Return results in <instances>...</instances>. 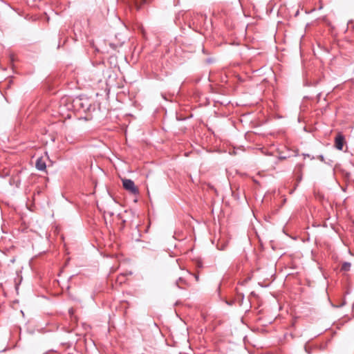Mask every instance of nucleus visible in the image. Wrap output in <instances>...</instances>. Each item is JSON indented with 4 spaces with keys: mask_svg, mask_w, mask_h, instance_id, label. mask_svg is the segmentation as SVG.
I'll return each instance as SVG.
<instances>
[{
    "mask_svg": "<svg viewBox=\"0 0 354 354\" xmlns=\"http://www.w3.org/2000/svg\"><path fill=\"white\" fill-rule=\"evenodd\" d=\"M75 104L76 106L82 108L84 110V111H90L91 108V104L89 103L87 99H77L76 100H75Z\"/></svg>",
    "mask_w": 354,
    "mask_h": 354,
    "instance_id": "f257e3e1",
    "label": "nucleus"
},
{
    "mask_svg": "<svg viewBox=\"0 0 354 354\" xmlns=\"http://www.w3.org/2000/svg\"><path fill=\"white\" fill-rule=\"evenodd\" d=\"M344 144V137L339 133L335 139V146L338 150H342Z\"/></svg>",
    "mask_w": 354,
    "mask_h": 354,
    "instance_id": "f03ea898",
    "label": "nucleus"
},
{
    "mask_svg": "<svg viewBox=\"0 0 354 354\" xmlns=\"http://www.w3.org/2000/svg\"><path fill=\"white\" fill-rule=\"evenodd\" d=\"M123 187L129 192L130 194H133V180L130 179L122 178Z\"/></svg>",
    "mask_w": 354,
    "mask_h": 354,
    "instance_id": "7ed1b4c3",
    "label": "nucleus"
},
{
    "mask_svg": "<svg viewBox=\"0 0 354 354\" xmlns=\"http://www.w3.org/2000/svg\"><path fill=\"white\" fill-rule=\"evenodd\" d=\"M35 167L39 171H44L46 168V164L43 158H38L36 160Z\"/></svg>",
    "mask_w": 354,
    "mask_h": 354,
    "instance_id": "20e7f679",
    "label": "nucleus"
},
{
    "mask_svg": "<svg viewBox=\"0 0 354 354\" xmlns=\"http://www.w3.org/2000/svg\"><path fill=\"white\" fill-rule=\"evenodd\" d=\"M131 272H129L128 273H122L118 277V281L120 283H124L125 282V277L127 276V275H131Z\"/></svg>",
    "mask_w": 354,
    "mask_h": 354,
    "instance_id": "39448f33",
    "label": "nucleus"
},
{
    "mask_svg": "<svg viewBox=\"0 0 354 354\" xmlns=\"http://www.w3.org/2000/svg\"><path fill=\"white\" fill-rule=\"evenodd\" d=\"M351 267V264L348 262H344L341 268L342 271L347 272L349 271Z\"/></svg>",
    "mask_w": 354,
    "mask_h": 354,
    "instance_id": "423d86ee",
    "label": "nucleus"
},
{
    "mask_svg": "<svg viewBox=\"0 0 354 354\" xmlns=\"http://www.w3.org/2000/svg\"><path fill=\"white\" fill-rule=\"evenodd\" d=\"M106 73H110V74H109V80H106V85L109 86V84H111V78L112 74H111V71H108Z\"/></svg>",
    "mask_w": 354,
    "mask_h": 354,
    "instance_id": "0eeeda50",
    "label": "nucleus"
},
{
    "mask_svg": "<svg viewBox=\"0 0 354 354\" xmlns=\"http://www.w3.org/2000/svg\"><path fill=\"white\" fill-rule=\"evenodd\" d=\"M180 282H184L183 279L182 278H179V279L176 281V285L179 287V288H181L180 285Z\"/></svg>",
    "mask_w": 354,
    "mask_h": 354,
    "instance_id": "6e6552de",
    "label": "nucleus"
},
{
    "mask_svg": "<svg viewBox=\"0 0 354 354\" xmlns=\"http://www.w3.org/2000/svg\"><path fill=\"white\" fill-rule=\"evenodd\" d=\"M68 313L70 314V315H71V318H72V317H73V313H74V310H73V308H70V309L68 310Z\"/></svg>",
    "mask_w": 354,
    "mask_h": 354,
    "instance_id": "1a4fd4ad",
    "label": "nucleus"
},
{
    "mask_svg": "<svg viewBox=\"0 0 354 354\" xmlns=\"http://www.w3.org/2000/svg\"><path fill=\"white\" fill-rule=\"evenodd\" d=\"M137 188L136 187H134V189H133V191H134V194H136V192H137Z\"/></svg>",
    "mask_w": 354,
    "mask_h": 354,
    "instance_id": "9d476101",
    "label": "nucleus"
},
{
    "mask_svg": "<svg viewBox=\"0 0 354 354\" xmlns=\"http://www.w3.org/2000/svg\"><path fill=\"white\" fill-rule=\"evenodd\" d=\"M10 59H11V61L12 62L14 59H13V55H11L10 56Z\"/></svg>",
    "mask_w": 354,
    "mask_h": 354,
    "instance_id": "9b49d317",
    "label": "nucleus"
},
{
    "mask_svg": "<svg viewBox=\"0 0 354 354\" xmlns=\"http://www.w3.org/2000/svg\"><path fill=\"white\" fill-rule=\"evenodd\" d=\"M320 159H321L322 160H324V157H323L322 156H320Z\"/></svg>",
    "mask_w": 354,
    "mask_h": 354,
    "instance_id": "f8f14e48",
    "label": "nucleus"
},
{
    "mask_svg": "<svg viewBox=\"0 0 354 354\" xmlns=\"http://www.w3.org/2000/svg\"><path fill=\"white\" fill-rule=\"evenodd\" d=\"M195 277H196V279L198 280V276H195Z\"/></svg>",
    "mask_w": 354,
    "mask_h": 354,
    "instance_id": "ddd939ff",
    "label": "nucleus"
}]
</instances>
